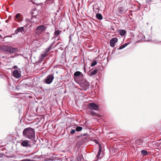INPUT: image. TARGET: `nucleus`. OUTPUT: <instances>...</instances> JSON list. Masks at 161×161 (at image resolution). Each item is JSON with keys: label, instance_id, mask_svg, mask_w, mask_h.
<instances>
[{"label": "nucleus", "instance_id": "a878e982", "mask_svg": "<svg viewBox=\"0 0 161 161\" xmlns=\"http://www.w3.org/2000/svg\"><path fill=\"white\" fill-rule=\"evenodd\" d=\"M82 129V128L81 126H77L76 127L75 130L77 132L81 131Z\"/></svg>", "mask_w": 161, "mask_h": 161}, {"label": "nucleus", "instance_id": "58836bf2", "mask_svg": "<svg viewBox=\"0 0 161 161\" xmlns=\"http://www.w3.org/2000/svg\"><path fill=\"white\" fill-rule=\"evenodd\" d=\"M32 0H30L31 1V2H32Z\"/></svg>", "mask_w": 161, "mask_h": 161}, {"label": "nucleus", "instance_id": "c9c22d12", "mask_svg": "<svg viewBox=\"0 0 161 161\" xmlns=\"http://www.w3.org/2000/svg\"><path fill=\"white\" fill-rule=\"evenodd\" d=\"M95 142L96 143H97V144H98V142H97V141L95 140Z\"/></svg>", "mask_w": 161, "mask_h": 161}, {"label": "nucleus", "instance_id": "f704fd0d", "mask_svg": "<svg viewBox=\"0 0 161 161\" xmlns=\"http://www.w3.org/2000/svg\"><path fill=\"white\" fill-rule=\"evenodd\" d=\"M33 21L34 22H36L37 21L36 19V20H34V21Z\"/></svg>", "mask_w": 161, "mask_h": 161}, {"label": "nucleus", "instance_id": "20e7f679", "mask_svg": "<svg viewBox=\"0 0 161 161\" xmlns=\"http://www.w3.org/2000/svg\"><path fill=\"white\" fill-rule=\"evenodd\" d=\"M46 29V28L44 25H41L37 26L36 29V32L38 34H40Z\"/></svg>", "mask_w": 161, "mask_h": 161}, {"label": "nucleus", "instance_id": "f3484780", "mask_svg": "<svg viewBox=\"0 0 161 161\" xmlns=\"http://www.w3.org/2000/svg\"><path fill=\"white\" fill-rule=\"evenodd\" d=\"M76 158L77 161H82V159H84L82 154H79Z\"/></svg>", "mask_w": 161, "mask_h": 161}, {"label": "nucleus", "instance_id": "aec40b11", "mask_svg": "<svg viewBox=\"0 0 161 161\" xmlns=\"http://www.w3.org/2000/svg\"><path fill=\"white\" fill-rule=\"evenodd\" d=\"M130 42H129V43H125L123 45L121 46L119 48V49H122L124 48H125V47H126L127 45H128L130 43Z\"/></svg>", "mask_w": 161, "mask_h": 161}, {"label": "nucleus", "instance_id": "e433bc0d", "mask_svg": "<svg viewBox=\"0 0 161 161\" xmlns=\"http://www.w3.org/2000/svg\"><path fill=\"white\" fill-rule=\"evenodd\" d=\"M2 38V36L1 35H0V39H1Z\"/></svg>", "mask_w": 161, "mask_h": 161}, {"label": "nucleus", "instance_id": "5701e85b", "mask_svg": "<svg viewBox=\"0 0 161 161\" xmlns=\"http://www.w3.org/2000/svg\"><path fill=\"white\" fill-rule=\"evenodd\" d=\"M98 70L97 69H95L92 71L90 73V76H93L96 74Z\"/></svg>", "mask_w": 161, "mask_h": 161}, {"label": "nucleus", "instance_id": "0eeeda50", "mask_svg": "<svg viewBox=\"0 0 161 161\" xmlns=\"http://www.w3.org/2000/svg\"><path fill=\"white\" fill-rule=\"evenodd\" d=\"M102 146L100 144L99 145V151L97 155V160H98L99 158H101L103 156V154L102 153Z\"/></svg>", "mask_w": 161, "mask_h": 161}, {"label": "nucleus", "instance_id": "f257e3e1", "mask_svg": "<svg viewBox=\"0 0 161 161\" xmlns=\"http://www.w3.org/2000/svg\"><path fill=\"white\" fill-rule=\"evenodd\" d=\"M23 135L25 138L33 140L35 138L34 129L30 127L25 129L23 132Z\"/></svg>", "mask_w": 161, "mask_h": 161}, {"label": "nucleus", "instance_id": "72a5a7b5", "mask_svg": "<svg viewBox=\"0 0 161 161\" xmlns=\"http://www.w3.org/2000/svg\"><path fill=\"white\" fill-rule=\"evenodd\" d=\"M114 39H115V38H112L111 40H112V41H113V40H114Z\"/></svg>", "mask_w": 161, "mask_h": 161}, {"label": "nucleus", "instance_id": "423d86ee", "mask_svg": "<svg viewBox=\"0 0 161 161\" xmlns=\"http://www.w3.org/2000/svg\"><path fill=\"white\" fill-rule=\"evenodd\" d=\"M26 27L27 26H25L24 27H21L18 28L15 31L14 34H17L19 33L20 32L22 34H24L25 31L24 29V27Z\"/></svg>", "mask_w": 161, "mask_h": 161}, {"label": "nucleus", "instance_id": "2f4dec72", "mask_svg": "<svg viewBox=\"0 0 161 161\" xmlns=\"http://www.w3.org/2000/svg\"><path fill=\"white\" fill-rule=\"evenodd\" d=\"M91 113L93 114H96V113L93 111H92L91 112Z\"/></svg>", "mask_w": 161, "mask_h": 161}, {"label": "nucleus", "instance_id": "6e6552de", "mask_svg": "<svg viewBox=\"0 0 161 161\" xmlns=\"http://www.w3.org/2000/svg\"><path fill=\"white\" fill-rule=\"evenodd\" d=\"M117 32L119 35H120L121 36H123L124 38L123 40H124L125 36L126 34V31L124 30H118L117 31Z\"/></svg>", "mask_w": 161, "mask_h": 161}, {"label": "nucleus", "instance_id": "2eb2a0df", "mask_svg": "<svg viewBox=\"0 0 161 161\" xmlns=\"http://www.w3.org/2000/svg\"><path fill=\"white\" fill-rule=\"evenodd\" d=\"M54 43V41L53 42L48 48L45 49V51H44L45 53L47 54V53H48L49 52V51L52 49V47H53Z\"/></svg>", "mask_w": 161, "mask_h": 161}, {"label": "nucleus", "instance_id": "6ab92c4d", "mask_svg": "<svg viewBox=\"0 0 161 161\" xmlns=\"http://www.w3.org/2000/svg\"><path fill=\"white\" fill-rule=\"evenodd\" d=\"M44 52V53L41 55L40 57V60H42L45 58L47 56V55H48L47 54L45 53V52Z\"/></svg>", "mask_w": 161, "mask_h": 161}, {"label": "nucleus", "instance_id": "ddd939ff", "mask_svg": "<svg viewBox=\"0 0 161 161\" xmlns=\"http://www.w3.org/2000/svg\"><path fill=\"white\" fill-rule=\"evenodd\" d=\"M8 46L6 45H3L0 46V49L2 51L7 52Z\"/></svg>", "mask_w": 161, "mask_h": 161}, {"label": "nucleus", "instance_id": "9d476101", "mask_svg": "<svg viewBox=\"0 0 161 161\" xmlns=\"http://www.w3.org/2000/svg\"><path fill=\"white\" fill-rule=\"evenodd\" d=\"M8 48L7 52H9L10 53H15L16 52L17 50V48L9 46Z\"/></svg>", "mask_w": 161, "mask_h": 161}, {"label": "nucleus", "instance_id": "412c9836", "mask_svg": "<svg viewBox=\"0 0 161 161\" xmlns=\"http://www.w3.org/2000/svg\"><path fill=\"white\" fill-rule=\"evenodd\" d=\"M118 41H110V44L111 47H114L116 42Z\"/></svg>", "mask_w": 161, "mask_h": 161}, {"label": "nucleus", "instance_id": "bb28decb", "mask_svg": "<svg viewBox=\"0 0 161 161\" xmlns=\"http://www.w3.org/2000/svg\"><path fill=\"white\" fill-rule=\"evenodd\" d=\"M31 19H38L39 18V16L37 15H33L32 14V15L31 16Z\"/></svg>", "mask_w": 161, "mask_h": 161}, {"label": "nucleus", "instance_id": "1a4fd4ad", "mask_svg": "<svg viewBox=\"0 0 161 161\" xmlns=\"http://www.w3.org/2000/svg\"><path fill=\"white\" fill-rule=\"evenodd\" d=\"M82 86L85 87L86 88L84 90H86L87 89V87L89 86L90 85L89 83L86 79H84L82 81Z\"/></svg>", "mask_w": 161, "mask_h": 161}, {"label": "nucleus", "instance_id": "cd10ccee", "mask_svg": "<svg viewBox=\"0 0 161 161\" xmlns=\"http://www.w3.org/2000/svg\"><path fill=\"white\" fill-rule=\"evenodd\" d=\"M97 64V61L96 60H94L92 63V64H91V66L92 67L93 66H95V65H96V64Z\"/></svg>", "mask_w": 161, "mask_h": 161}, {"label": "nucleus", "instance_id": "f8f14e48", "mask_svg": "<svg viewBox=\"0 0 161 161\" xmlns=\"http://www.w3.org/2000/svg\"><path fill=\"white\" fill-rule=\"evenodd\" d=\"M62 31L59 30H55L54 32V36L55 37H58V39H57V40H59V36L61 34Z\"/></svg>", "mask_w": 161, "mask_h": 161}, {"label": "nucleus", "instance_id": "7c9ffc66", "mask_svg": "<svg viewBox=\"0 0 161 161\" xmlns=\"http://www.w3.org/2000/svg\"><path fill=\"white\" fill-rule=\"evenodd\" d=\"M39 157L37 155L34 156V157L33 158H39Z\"/></svg>", "mask_w": 161, "mask_h": 161}, {"label": "nucleus", "instance_id": "39448f33", "mask_svg": "<svg viewBox=\"0 0 161 161\" xmlns=\"http://www.w3.org/2000/svg\"><path fill=\"white\" fill-rule=\"evenodd\" d=\"M30 142L27 140H24L22 141L21 145L24 147H31L32 145L30 143Z\"/></svg>", "mask_w": 161, "mask_h": 161}, {"label": "nucleus", "instance_id": "c756f323", "mask_svg": "<svg viewBox=\"0 0 161 161\" xmlns=\"http://www.w3.org/2000/svg\"><path fill=\"white\" fill-rule=\"evenodd\" d=\"M75 130L74 129H71V130L70 132V134H74L75 132Z\"/></svg>", "mask_w": 161, "mask_h": 161}, {"label": "nucleus", "instance_id": "7ed1b4c3", "mask_svg": "<svg viewBox=\"0 0 161 161\" xmlns=\"http://www.w3.org/2000/svg\"><path fill=\"white\" fill-rule=\"evenodd\" d=\"M88 108L90 110H94L96 111L98 110L99 106L94 103H91L88 104Z\"/></svg>", "mask_w": 161, "mask_h": 161}, {"label": "nucleus", "instance_id": "4468645a", "mask_svg": "<svg viewBox=\"0 0 161 161\" xmlns=\"http://www.w3.org/2000/svg\"><path fill=\"white\" fill-rule=\"evenodd\" d=\"M82 75V73L81 72L79 71H76L74 73V79H75L76 77L80 76H81Z\"/></svg>", "mask_w": 161, "mask_h": 161}, {"label": "nucleus", "instance_id": "b1692460", "mask_svg": "<svg viewBox=\"0 0 161 161\" xmlns=\"http://www.w3.org/2000/svg\"><path fill=\"white\" fill-rule=\"evenodd\" d=\"M142 142L143 141L142 139H139L138 140L136 141V144L137 145H140L142 144Z\"/></svg>", "mask_w": 161, "mask_h": 161}, {"label": "nucleus", "instance_id": "f03ea898", "mask_svg": "<svg viewBox=\"0 0 161 161\" xmlns=\"http://www.w3.org/2000/svg\"><path fill=\"white\" fill-rule=\"evenodd\" d=\"M54 79L53 74H51L47 76L44 79V82L47 84H50Z\"/></svg>", "mask_w": 161, "mask_h": 161}, {"label": "nucleus", "instance_id": "c85d7f7f", "mask_svg": "<svg viewBox=\"0 0 161 161\" xmlns=\"http://www.w3.org/2000/svg\"><path fill=\"white\" fill-rule=\"evenodd\" d=\"M19 161H35L33 160H31L29 159H24L22 160Z\"/></svg>", "mask_w": 161, "mask_h": 161}, {"label": "nucleus", "instance_id": "dca6fc26", "mask_svg": "<svg viewBox=\"0 0 161 161\" xmlns=\"http://www.w3.org/2000/svg\"><path fill=\"white\" fill-rule=\"evenodd\" d=\"M20 15V14L19 13H17L15 15V20L19 22H20L22 19L21 18H19Z\"/></svg>", "mask_w": 161, "mask_h": 161}, {"label": "nucleus", "instance_id": "a211bd4d", "mask_svg": "<svg viewBox=\"0 0 161 161\" xmlns=\"http://www.w3.org/2000/svg\"><path fill=\"white\" fill-rule=\"evenodd\" d=\"M96 18L99 20H101L103 18L102 15L100 13H97L96 14Z\"/></svg>", "mask_w": 161, "mask_h": 161}, {"label": "nucleus", "instance_id": "4be33fe9", "mask_svg": "<svg viewBox=\"0 0 161 161\" xmlns=\"http://www.w3.org/2000/svg\"><path fill=\"white\" fill-rule=\"evenodd\" d=\"M119 11L120 14H122L124 13L125 11V9L123 7H120L119 8Z\"/></svg>", "mask_w": 161, "mask_h": 161}, {"label": "nucleus", "instance_id": "393cba45", "mask_svg": "<svg viewBox=\"0 0 161 161\" xmlns=\"http://www.w3.org/2000/svg\"><path fill=\"white\" fill-rule=\"evenodd\" d=\"M141 154L144 156H146L147 154V152L145 150H142L141 151Z\"/></svg>", "mask_w": 161, "mask_h": 161}, {"label": "nucleus", "instance_id": "ea45409f", "mask_svg": "<svg viewBox=\"0 0 161 161\" xmlns=\"http://www.w3.org/2000/svg\"><path fill=\"white\" fill-rule=\"evenodd\" d=\"M116 41H117V40H118V39H116Z\"/></svg>", "mask_w": 161, "mask_h": 161}, {"label": "nucleus", "instance_id": "9b49d317", "mask_svg": "<svg viewBox=\"0 0 161 161\" xmlns=\"http://www.w3.org/2000/svg\"><path fill=\"white\" fill-rule=\"evenodd\" d=\"M14 76L17 78H19L21 76L20 73L17 70H14L13 72Z\"/></svg>", "mask_w": 161, "mask_h": 161}, {"label": "nucleus", "instance_id": "473e14b6", "mask_svg": "<svg viewBox=\"0 0 161 161\" xmlns=\"http://www.w3.org/2000/svg\"><path fill=\"white\" fill-rule=\"evenodd\" d=\"M17 68V66H16V65L14 66V67H13V68H14V69H16V68Z\"/></svg>", "mask_w": 161, "mask_h": 161}, {"label": "nucleus", "instance_id": "4c0bfd02", "mask_svg": "<svg viewBox=\"0 0 161 161\" xmlns=\"http://www.w3.org/2000/svg\"><path fill=\"white\" fill-rule=\"evenodd\" d=\"M69 40H71V36H69Z\"/></svg>", "mask_w": 161, "mask_h": 161}]
</instances>
